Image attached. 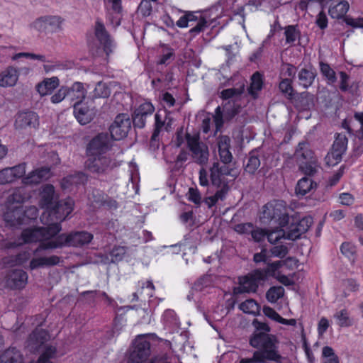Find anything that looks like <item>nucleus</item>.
I'll return each instance as SVG.
<instances>
[{
  "label": "nucleus",
  "instance_id": "35",
  "mask_svg": "<svg viewBox=\"0 0 363 363\" xmlns=\"http://www.w3.org/2000/svg\"><path fill=\"white\" fill-rule=\"evenodd\" d=\"M127 247L114 246L113 249L110 251L108 255H106L105 259H104L103 262L105 264L109 262L116 263L121 262V260H123L125 255L127 252Z\"/></svg>",
  "mask_w": 363,
  "mask_h": 363
},
{
  "label": "nucleus",
  "instance_id": "23",
  "mask_svg": "<svg viewBox=\"0 0 363 363\" xmlns=\"http://www.w3.org/2000/svg\"><path fill=\"white\" fill-rule=\"evenodd\" d=\"M294 156L298 163L305 161H312L313 159H315L314 152L311 149L310 144L307 141H301L298 144Z\"/></svg>",
  "mask_w": 363,
  "mask_h": 363
},
{
  "label": "nucleus",
  "instance_id": "29",
  "mask_svg": "<svg viewBox=\"0 0 363 363\" xmlns=\"http://www.w3.org/2000/svg\"><path fill=\"white\" fill-rule=\"evenodd\" d=\"M50 338L49 333L44 329L36 328L29 336L30 345L35 349H38Z\"/></svg>",
  "mask_w": 363,
  "mask_h": 363
},
{
  "label": "nucleus",
  "instance_id": "21",
  "mask_svg": "<svg viewBox=\"0 0 363 363\" xmlns=\"http://www.w3.org/2000/svg\"><path fill=\"white\" fill-rule=\"evenodd\" d=\"M217 143L220 161L225 164L230 163L233 160V155L230 151V138L227 135H220Z\"/></svg>",
  "mask_w": 363,
  "mask_h": 363
},
{
  "label": "nucleus",
  "instance_id": "15",
  "mask_svg": "<svg viewBox=\"0 0 363 363\" xmlns=\"http://www.w3.org/2000/svg\"><path fill=\"white\" fill-rule=\"evenodd\" d=\"M62 20L57 16H45L34 22V27L40 32L55 33L61 30Z\"/></svg>",
  "mask_w": 363,
  "mask_h": 363
},
{
  "label": "nucleus",
  "instance_id": "9",
  "mask_svg": "<svg viewBox=\"0 0 363 363\" xmlns=\"http://www.w3.org/2000/svg\"><path fill=\"white\" fill-rule=\"evenodd\" d=\"M150 354V343L144 335H138L133 342L128 363H143Z\"/></svg>",
  "mask_w": 363,
  "mask_h": 363
},
{
  "label": "nucleus",
  "instance_id": "11",
  "mask_svg": "<svg viewBox=\"0 0 363 363\" xmlns=\"http://www.w3.org/2000/svg\"><path fill=\"white\" fill-rule=\"evenodd\" d=\"M112 139L108 133H100L94 136L86 146L88 156L104 155L111 150Z\"/></svg>",
  "mask_w": 363,
  "mask_h": 363
},
{
  "label": "nucleus",
  "instance_id": "47",
  "mask_svg": "<svg viewBox=\"0 0 363 363\" xmlns=\"http://www.w3.org/2000/svg\"><path fill=\"white\" fill-rule=\"evenodd\" d=\"M299 164V169L305 174L312 176L316 172L315 159L312 161H305Z\"/></svg>",
  "mask_w": 363,
  "mask_h": 363
},
{
  "label": "nucleus",
  "instance_id": "52",
  "mask_svg": "<svg viewBox=\"0 0 363 363\" xmlns=\"http://www.w3.org/2000/svg\"><path fill=\"white\" fill-rule=\"evenodd\" d=\"M291 220L293 223H294L296 228L299 229L302 228V227H301V225H303V223L304 222L305 233L309 229L313 223V218L311 216H306L302 218L301 219L296 217H290V220Z\"/></svg>",
  "mask_w": 363,
  "mask_h": 363
},
{
  "label": "nucleus",
  "instance_id": "33",
  "mask_svg": "<svg viewBox=\"0 0 363 363\" xmlns=\"http://www.w3.org/2000/svg\"><path fill=\"white\" fill-rule=\"evenodd\" d=\"M317 184L311 178L304 177L298 180L296 186V194L298 196H305L311 190L316 189Z\"/></svg>",
  "mask_w": 363,
  "mask_h": 363
},
{
  "label": "nucleus",
  "instance_id": "36",
  "mask_svg": "<svg viewBox=\"0 0 363 363\" xmlns=\"http://www.w3.org/2000/svg\"><path fill=\"white\" fill-rule=\"evenodd\" d=\"M303 223L305 224L304 222ZM285 227H286L285 237L288 240H296L300 238L302 234L305 233L304 225H302V228H297L291 220Z\"/></svg>",
  "mask_w": 363,
  "mask_h": 363
},
{
  "label": "nucleus",
  "instance_id": "20",
  "mask_svg": "<svg viewBox=\"0 0 363 363\" xmlns=\"http://www.w3.org/2000/svg\"><path fill=\"white\" fill-rule=\"evenodd\" d=\"M316 76V69L312 65L301 68L298 72V85L303 89H308L313 84Z\"/></svg>",
  "mask_w": 363,
  "mask_h": 363
},
{
  "label": "nucleus",
  "instance_id": "59",
  "mask_svg": "<svg viewBox=\"0 0 363 363\" xmlns=\"http://www.w3.org/2000/svg\"><path fill=\"white\" fill-rule=\"evenodd\" d=\"M270 252L272 256L283 258L288 254L289 250L286 246L281 245L272 247Z\"/></svg>",
  "mask_w": 363,
  "mask_h": 363
},
{
  "label": "nucleus",
  "instance_id": "54",
  "mask_svg": "<svg viewBox=\"0 0 363 363\" xmlns=\"http://www.w3.org/2000/svg\"><path fill=\"white\" fill-rule=\"evenodd\" d=\"M135 111L145 116H150L155 111V107L152 103L145 102L135 109Z\"/></svg>",
  "mask_w": 363,
  "mask_h": 363
},
{
  "label": "nucleus",
  "instance_id": "28",
  "mask_svg": "<svg viewBox=\"0 0 363 363\" xmlns=\"http://www.w3.org/2000/svg\"><path fill=\"white\" fill-rule=\"evenodd\" d=\"M60 80L57 77L46 78L39 83L36 88L40 96L51 94L52 92L59 86Z\"/></svg>",
  "mask_w": 363,
  "mask_h": 363
},
{
  "label": "nucleus",
  "instance_id": "19",
  "mask_svg": "<svg viewBox=\"0 0 363 363\" xmlns=\"http://www.w3.org/2000/svg\"><path fill=\"white\" fill-rule=\"evenodd\" d=\"M74 115L77 121L82 125H86L91 121L94 113L93 110L90 109L88 106L83 103H74Z\"/></svg>",
  "mask_w": 363,
  "mask_h": 363
},
{
  "label": "nucleus",
  "instance_id": "51",
  "mask_svg": "<svg viewBox=\"0 0 363 363\" xmlns=\"http://www.w3.org/2000/svg\"><path fill=\"white\" fill-rule=\"evenodd\" d=\"M244 91V86H242L239 89L230 88L224 89L220 93V97L223 100H228L233 98L234 96H240Z\"/></svg>",
  "mask_w": 363,
  "mask_h": 363
},
{
  "label": "nucleus",
  "instance_id": "57",
  "mask_svg": "<svg viewBox=\"0 0 363 363\" xmlns=\"http://www.w3.org/2000/svg\"><path fill=\"white\" fill-rule=\"evenodd\" d=\"M217 187L219 188V189H218L216 191V192L215 193L214 195L216 196L218 201V200L223 201L225 199V197L230 190V187H229L228 183L224 181H222L221 184Z\"/></svg>",
  "mask_w": 363,
  "mask_h": 363
},
{
  "label": "nucleus",
  "instance_id": "38",
  "mask_svg": "<svg viewBox=\"0 0 363 363\" xmlns=\"http://www.w3.org/2000/svg\"><path fill=\"white\" fill-rule=\"evenodd\" d=\"M286 43L294 45L297 39L300 38L301 32L297 25H289L284 28Z\"/></svg>",
  "mask_w": 363,
  "mask_h": 363
},
{
  "label": "nucleus",
  "instance_id": "49",
  "mask_svg": "<svg viewBox=\"0 0 363 363\" xmlns=\"http://www.w3.org/2000/svg\"><path fill=\"white\" fill-rule=\"evenodd\" d=\"M342 285L345 287V290L343 291V296L345 298L347 297L349 294L346 291L350 292H356L359 290V285L357 284V281L353 279H347L342 281Z\"/></svg>",
  "mask_w": 363,
  "mask_h": 363
},
{
  "label": "nucleus",
  "instance_id": "43",
  "mask_svg": "<svg viewBox=\"0 0 363 363\" xmlns=\"http://www.w3.org/2000/svg\"><path fill=\"white\" fill-rule=\"evenodd\" d=\"M111 94V89L108 86L102 82H99L93 91V98H108Z\"/></svg>",
  "mask_w": 363,
  "mask_h": 363
},
{
  "label": "nucleus",
  "instance_id": "55",
  "mask_svg": "<svg viewBox=\"0 0 363 363\" xmlns=\"http://www.w3.org/2000/svg\"><path fill=\"white\" fill-rule=\"evenodd\" d=\"M263 313L265 316L277 323L283 322L282 317L274 308L269 306H264L263 307Z\"/></svg>",
  "mask_w": 363,
  "mask_h": 363
},
{
  "label": "nucleus",
  "instance_id": "10",
  "mask_svg": "<svg viewBox=\"0 0 363 363\" xmlns=\"http://www.w3.org/2000/svg\"><path fill=\"white\" fill-rule=\"evenodd\" d=\"M94 33L96 41L100 45L99 49L105 52L106 56H109L115 48V43L100 18H96L95 21Z\"/></svg>",
  "mask_w": 363,
  "mask_h": 363
},
{
  "label": "nucleus",
  "instance_id": "5",
  "mask_svg": "<svg viewBox=\"0 0 363 363\" xmlns=\"http://www.w3.org/2000/svg\"><path fill=\"white\" fill-rule=\"evenodd\" d=\"M260 219L264 223L275 220L281 227L286 226L290 221L285 206L280 201L267 203L263 206Z\"/></svg>",
  "mask_w": 363,
  "mask_h": 363
},
{
  "label": "nucleus",
  "instance_id": "45",
  "mask_svg": "<svg viewBox=\"0 0 363 363\" xmlns=\"http://www.w3.org/2000/svg\"><path fill=\"white\" fill-rule=\"evenodd\" d=\"M320 70L321 74L328 80V84H334L337 81L335 72L330 66L325 62H320Z\"/></svg>",
  "mask_w": 363,
  "mask_h": 363
},
{
  "label": "nucleus",
  "instance_id": "18",
  "mask_svg": "<svg viewBox=\"0 0 363 363\" xmlns=\"http://www.w3.org/2000/svg\"><path fill=\"white\" fill-rule=\"evenodd\" d=\"M4 220L11 227H17L25 223L23 208L16 206L6 207V211L4 214Z\"/></svg>",
  "mask_w": 363,
  "mask_h": 363
},
{
  "label": "nucleus",
  "instance_id": "60",
  "mask_svg": "<svg viewBox=\"0 0 363 363\" xmlns=\"http://www.w3.org/2000/svg\"><path fill=\"white\" fill-rule=\"evenodd\" d=\"M106 198V195L104 194L99 189H94L90 195L89 199L93 202L101 206L104 199Z\"/></svg>",
  "mask_w": 363,
  "mask_h": 363
},
{
  "label": "nucleus",
  "instance_id": "1",
  "mask_svg": "<svg viewBox=\"0 0 363 363\" xmlns=\"http://www.w3.org/2000/svg\"><path fill=\"white\" fill-rule=\"evenodd\" d=\"M252 325L255 330L250 337L249 343L252 347L257 349L255 351L257 355L262 358L265 362L267 361L279 362L282 359L278 350L279 339L277 335L270 333V326L257 318L252 320Z\"/></svg>",
  "mask_w": 363,
  "mask_h": 363
},
{
  "label": "nucleus",
  "instance_id": "39",
  "mask_svg": "<svg viewBox=\"0 0 363 363\" xmlns=\"http://www.w3.org/2000/svg\"><path fill=\"white\" fill-rule=\"evenodd\" d=\"M26 200V196L20 189H17L9 196L6 202V207L16 206L19 208L23 207V203Z\"/></svg>",
  "mask_w": 363,
  "mask_h": 363
},
{
  "label": "nucleus",
  "instance_id": "22",
  "mask_svg": "<svg viewBox=\"0 0 363 363\" xmlns=\"http://www.w3.org/2000/svg\"><path fill=\"white\" fill-rule=\"evenodd\" d=\"M232 170V169L225 164L220 166L218 162H214L210 168V177L212 184L216 186H219L222 181H223L222 177L230 175Z\"/></svg>",
  "mask_w": 363,
  "mask_h": 363
},
{
  "label": "nucleus",
  "instance_id": "50",
  "mask_svg": "<svg viewBox=\"0 0 363 363\" xmlns=\"http://www.w3.org/2000/svg\"><path fill=\"white\" fill-rule=\"evenodd\" d=\"M153 2L150 0H142L138 8V12L143 17L149 16L152 11Z\"/></svg>",
  "mask_w": 363,
  "mask_h": 363
},
{
  "label": "nucleus",
  "instance_id": "2",
  "mask_svg": "<svg viewBox=\"0 0 363 363\" xmlns=\"http://www.w3.org/2000/svg\"><path fill=\"white\" fill-rule=\"evenodd\" d=\"M93 235L86 231H74L69 233H62L52 240L41 245L43 249H56L63 247H82L93 240Z\"/></svg>",
  "mask_w": 363,
  "mask_h": 363
},
{
  "label": "nucleus",
  "instance_id": "37",
  "mask_svg": "<svg viewBox=\"0 0 363 363\" xmlns=\"http://www.w3.org/2000/svg\"><path fill=\"white\" fill-rule=\"evenodd\" d=\"M292 82L291 79L285 78L281 79L279 84V91L290 100L295 99V94H296L292 86Z\"/></svg>",
  "mask_w": 363,
  "mask_h": 363
},
{
  "label": "nucleus",
  "instance_id": "61",
  "mask_svg": "<svg viewBox=\"0 0 363 363\" xmlns=\"http://www.w3.org/2000/svg\"><path fill=\"white\" fill-rule=\"evenodd\" d=\"M148 116H145L143 114L134 111L133 116V123L135 128H143L145 127L146 120Z\"/></svg>",
  "mask_w": 363,
  "mask_h": 363
},
{
  "label": "nucleus",
  "instance_id": "41",
  "mask_svg": "<svg viewBox=\"0 0 363 363\" xmlns=\"http://www.w3.org/2000/svg\"><path fill=\"white\" fill-rule=\"evenodd\" d=\"M284 295V289L281 286H272L266 293V298L272 303H276Z\"/></svg>",
  "mask_w": 363,
  "mask_h": 363
},
{
  "label": "nucleus",
  "instance_id": "4",
  "mask_svg": "<svg viewBox=\"0 0 363 363\" xmlns=\"http://www.w3.org/2000/svg\"><path fill=\"white\" fill-rule=\"evenodd\" d=\"M47 225L46 227L23 230L21 233L23 242H40V248L42 249V244L52 240L54 239L52 238L62 230L59 223H47ZM43 250L44 249L43 248Z\"/></svg>",
  "mask_w": 363,
  "mask_h": 363
},
{
  "label": "nucleus",
  "instance_id": "25",
  "mask_svg": "<svg viewBox=\"0 0 363 363\" xmlns=\"http://www.w3.org/2000/svg\"><path fill=\"white\" fill-rule=\"evenodd\" d=\"M55 188L52 184H45L41 187L40 203L47 211L52 206L55 199Z\"/></svg>",
  "mask_w": 363,
  "mask_h": 363
},
{
  "label": "nucleus",
  "instance_id": "6",
  "mask_svg": "<svg viewBox=\"0 0 363 363\" xmlns=\"http://www.w3.org/2000/svg\"><path fill=\"white\" fill-rule=\"evenodd\" d=\"M185 139L191 156L194 162L199 165L207 164L209 157L208 145L200 140L199 135L185 134Z\"/></svg>",
  "mask_w": 363,
  "mask_h": 363
},
{
  "label": "nucleus",
  "instance_id": "14",
  "mask_svg": "<svg viewBox=\"0 0 363 363\" xmlns=\"http://www.w3.org/2000/svg\"><path fill=\"white\" fill-rule=\"evenodd\" d=\"M241 110V106L237 104L233 100H229L223 105V111L220 106L216 109V114L214 116V122L216 124V130H218L223 125V117L225 120H231L236 115H238Z\"/></svg>",
  "mask_w": 363,
  "mask_h": 363
},
{
  "label": "nucleus",
  "instance_id": "63",
  "mask_svg": "<svg viewBox=\"0 0 363 363\" xmlns=\"http://www.w3.org/2000/svg\"><path fill=\"white\" fill-rule=\"evenodd\" d=\"M38 216V210L35 206H30L27 208L26 210L23 209V219L25 220V223L28 220H34Z\"/></svg>",
  "mask_w": 363,
  "mask_h": 363
},
{
  "label": "nucleus",
  "instance_id": "44",
  "mask_svg": "<svg viewBox=\"0 0 363 363\" xmlns=\"http://www.w3.org/2000/svg\"><path fill=\"white\" fill-rule=\"evenodd\" d=\"M57 350L55 347L48 346L39 357L37 363H54L52 359L56 356Z\"/></svg>",
  "mask_w": 363,
  "mask_h": 363
},
{
  "label": "nucleus",
  "instance_id": "17",
  "mask_svg": "<svg viewBox=\"0 0 363 363\" xmlns=\"http://www.w3.org/2000/svg\"><path fill=\"white\" fill-rule=\"evenodd\" d=\"M28 280V274L23 269H12L5 277L6 286L11 289L23 288Z\"/></svg>",
  "mask_w": 363,
  "mask_h": 363
},
{
  "label": "nucleus",
  "instance_id": "56",
  "mask_svg": "<svg viewBox=\"0 0 363 363\" xmlns=\"http://www.w3.org/2000/svg\"><path fill=\"white\" fill-rule=\"evenodd\" d=\"M14 180L10 167L4 168L0 171V184L10 183Z\"/></svg>",
  "mask_w": 363,
  "mask_h": 363
},
{
  "label": "nucleus",
  "instance_id": "62",
  "mask_svg": "<svg viewBox=\"0 0 363 363\" xmlns=\"http://www.w3.org/2000/svg\"><path fill=\"white\" fill-rule=\"evenodd\" d=\"M26 163L23 162L14 167H10L14 179L21 178L26 174Z\"/></svg>",
  "mask_w": 363,
  "mask_h": 363
},
{
  "label": "nucleus",
  "instance_id": "27",
  "mask_svg": "<svg viewBox=\"0 0 363 363\" xmlns=\"http://www.w3.org/2000/svg\"><path fill=\"white\" fill-rule=\"evenodd\" d=\"M18 79V70L13 67H9L0 73V86H13Z\"/></svg>",
  "mask_w": 363,
  "mask_h": 363
},
{
  "label": "nucleus",
  "instance_id": "7",
  "mask_svg": "<svg viewBox=\"0 0 363 363\" xmlns=\"http://www.w3.org/2000/svg\"><path fill=\"white\" fill-rule=\"evenodd\" d=\"M85 167L91 173L106 175L117 167V162L104 155L89 156L85 162Z\"/></svg>",
  "mask_w": 363,
  "mask_h": 363
},
{
  "label": "nucleus",
  "instance_id": "30",
  "mask_svg": "<svg viewBox=\"0 0 363 363\" xmlns=\"http://www.w3.org/2000/svg\"><path fill=\"white\" fill-rule=\"evenodd\" d=\"M296 106L302 111L310 110L314 104V96L308 91H303L297 94L295 97Z\"/></svg>",
  "mask_w": 363,
  "mask_h": 363
},
{
  "label": "nucleus",
  "instance_id": "42",
  "mask_svg": "<svg viewBox=\"0 0 363 363\" xmlns=\"http://www.w3.org/2000/svg\"><path fill=\"white\" fill-rule=\"evenodd\" d=\"M239 308L245 313L255 315L259 311V306L254 299L250 298L242 302Z\"/></svg>",
  "mask_w": 363,
  "mask_h": 363
},
{
  "label": "nucleus",
  "instance_id": "8",
  "mask_svg": "<svg viewBox=\"0 0 363 363\" xmlns=\"http://www.w3.org/2000/svg\"><path fill=\"white\" fill-rule=\"evenodd\" d=\"M74 201L72 199L67 198L61 200L48 211V223H59L63 221L73 211Z\"/></svg>",
  "mask_w": 363,
  "mask_h": 363
},
{
  "label": "nucleus",
  "instance_id": "3",
  "mask_svg": "<svg viewBox=\"0 0 363 363\" xmlns=\"http://www.w3.org/2000/svg\"><path fill=\"white\" fill-rule=\"evenodd\" d=\"M268 272V269H256L245 276L239 277V286L233 288V294L256 293L259 284L267 279Z\"/></svg>",
  "mask_w": 363,
  "mask_h": 363
},
{
  "label": "nucleus",
  "instance_id": "46",
  "mask_svg": "<svg viewBox=\"0 0 363 363\" xmlns=\"http://www.w3.org/2000/svg\"><path fill=\"white\" fill-rule=\"evenodd\" d=\"M334 318L337 320V325L340 327H349L352 324L346 309L336 312L334 315Z\"/></svg>",
  "mask_w": 363,
  "mask_h": 363
},
{
  "label": "nucleus",
  "instance_id": "34",
  "mask_svg": "<svg viewBox=\"0 0 363 363\" xmlns=\"http://www.w3.org/2000/svg\"><path fill=\"white\" fill-rule=\"evenodd\" d=\"M0 363H23V357L16 348L9 347L0 356Z\"/></svg>",
  "mask_w": 363,
  "mask_h": 363
},
{
  "label": "nucleus",
  "instance_id": "48",
  "mask_svg": "<svg viewBox=\"0 0 363 363\" xmlns=\"http://www.w3.org/2000/svg\"><path fill=\"white\" fill-rule=\"evenodd\" d=\"M267 240L271 244H275L281 238H285V230L282 229H276L274 230H267Z\"/></svg>",
  "mask_w": 363,
  "mask_h": 363
},
{
  "label": "nucleus",
  "instance_id": "24",
  "mask_svg": "<svg viewBox=\"0 0 363 363\" xmlns=\"http://www.w3.org/2000/svg\"><path fill=\"white\" fill-rule=\"evenodd\" d=\"M86 94V90L83 83L77 82H74L71 87H67V99L74 103L83 102Z\"/></svg>",
  "mask_w": 363,
  "mask_h": 363
},
{
  "label": "nucleus",
  "instance_id": "40",
  "mask_svg": "<svg viewBox=\"0 0 363 363\" xmlns=\"http://www.w3.org/2000/svg\"><path fill=\"white\" fill-rule=\"evenodd\" d=\"M262 75L259 72H256L252 74L251 77L250 86L248 88L249 94L255 96V95H257V91H260L262 89Z\"/></svg>",
  "mask_w": 363,
  "mask_h": 363
},
{
  "label": "nucleus",
  "instance_id": "16",
  "mask_svg": "<svg viewBox=\"0 0 363 363\" xmlns=\"http://www.w3.org/2000/svg\"><path fill=\"white\" fill-rule=\"evenodd\" d=\"M14 125L18 130L35 129L39 125L38 115L32 111L19 112L16 116Z\"/></svg>",
  "mask_w": 363,
  "mask_h": 363
},
{
  "label": "nucleus",
  "instance_id": "53",
  "mask_svg": "<svg viewBox=\"0 0 363 363\" xmlns=\"http://www.w3.org/2000/svg\"><path fill=\"white\" fill-rule=\"evenodd\" d=\"M210 24L204 18H201L196 21V24L189 30L192 36H195L203 31Z\"/></svg>",
  "mask_w": 363,
  "mask_h": 363
},
{
  "label": "nucleus",
  "instance_id": "12",
  "mask_svg": "<svg viewBox=\"0 0 363 363\" xmlns=\"http://www.w3.org/2000/svg\"><path fill=\"white\" fill-rule=\"evenodd\" d=\"M347 143L348 139L345 134H335L332 148L325 158L328 166H334L342 160V155L347 150Z\"/></svg>",
  "mask_w": 363,
  "mask_h": 363
},
{
  "label": "nucleus",
  "instance_id": "31",
  "mask_svg": "<svg viewBox=\"0 0 363 363\" xmlns=\"http://www.w3.org/2000/svg\"><path fill=\"white\" fill-rule=\"evenodd\" d=\"M167 111H158L155 116V129L151 136V143L154 144L155 142L158 141L159 135L162 130H164L166 123Z\"/></svg>",
  "mask_w": 363,
  "mask_h": 363
},
{
  "label": "nucleus",
  "instance_id": "58",
  "mask_svg": "<svg viewBox=\"0 0 363 363\" xmlns=\"http://www.w3.org/2000/svg\"><path fill=\"white\" fill-rule=\"evenodd\" d=\"M67 87L62 86L55 94L50 97V101L53 104H58L67 98Z\"/></svg>",
  "mask_w": 363,
  "mask_h": 363
},
{
  "label": "nucleus",
  "instance_id": "32",
  "mask_svg": "<svg viewBox=\"0 0 363 363\" xmlns=\"http://www.w3.org/2000/svg\"><path fill=\"white\" fill-rule=\"evenodd\" d=\"M350 9V4L347 1L343 0L335 5H330L328 13L332 18L340 19L345 17Z\"/></svg>",
  "mask_w": 363,
  "mask_h": 363
},
{
  "label": "nucleus",
  "instance_id": "64",
  "mask_svg": "<svg viewBox=\"0 0 363 363\" xmlns=\"http://www.w3.org/2000/svg\"><path fill=\"white\" fill-rule=\"evenodd\" d=\"M267 230H263L261 228L252 229L251 231V235L252 239L255 242H261L264 240L267 237Z\"/></svg>",
  "mask_w": 363,
  "mask_h": 363
},
{
  "label": "nucleus",
  "instance_id": "26",
  "mask_svg": "<svg viewBox=\"0 0 363 363\" xmlns=\"http://www.w3.org/2000/svg\"><path fill=\"white\" fill-rule=\"evenodd\" d=\"M244 171L249 174H255L260 166V159L257 150L249 152L244 161Z\"/></svg>",
  "mask_w": 363,
  "mask_h": 363
},
{
  "label": "nucleus",
  "instance_id": "13",
  "mask_svg": "<svg viewBox=\"0 0 363 363\" xmlns=\"http://www.w3.org/2000/svg\"><path fill=\"white\" fill-rule=\"evenodd\" d=\"M131 128V122L127 114H118L109 127L110 137L112 140H120L128 135Z\"/></svg>",
  "mask_w": 363,
  "mask_h": 363
}]
</instances>
